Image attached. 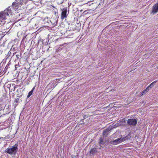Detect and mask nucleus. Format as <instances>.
I'll return each mask as SVG.
<instances>
[{"label":"nucleus","instance_id":"nucleus-1","mask_svg":"<svg viewBox=\"0 0 158 158\" xmlns=\"http://www.w3.org/2000/svg\"><path fill=\"white\" fill-rule=\"evenodd\" d=\"M131 133H129L128 135L123 137L118 138L113 141H111L110 143L113 145H117L121 142L128 139H130L131 138Z\"/></svg>","mask_w":158,"mask_h":158},{"label":"nucleus","instance_id":"nucleus-2","mask_svg":"<svg viewBox=\"0 0 158 158\" xmlns=\"http://www.w3.org/2000/svg\"><path fill=\"white\" fill-rule=\"evenodd\" d=\"M18 144L16 143L11 148H7L5 151V152L10 155H15L17 153L18 150Z\"/></svg>","mask_w":158,"mask_h":158},{"label":"nucleus","instance_id":"nucleus-3","mask_svg":"<svg viewBox=\"0 0 158 158\" xmlns=\"http://www.w3.org/2000/svg\"><path fill=\"white\" fill-rule=\"evenodd\" d=\"M127 123L129 125L135 126L137 123V121L135 119L129 118L127 121Z\"/></svg>","mask_w":158,"mask_h":158},{"label":"nucleus","instance_id":"nucleus-4","mask_svg":"<svg viewBox=\"0 0 158 158\" xmlns=\"http://www.w3.org/2000/svg\"><path fill=\"white\" fill-rule=\"evenodd\" d=\"M13 9L15 10H18L21 9V6L19 3L16 2H13L12 5Z\"/></svg>","mask_w":158,"mask_h":158},{"label":"nucleus","instance_id":"nucleus-5","mask_svg":"<svg viewBox=\"0 0 158 158\" xmlns=\"http://www.w3.org/2000/svg\"><path fill=\"white\" fill-rule=\"evenodd\" d=\"M158 12V3L154 4L152 8L151 13L155 14Z\"/></svg>","mask_w":158,"mask_h":158},{"label":"nucleus","instance_id":"nucleus-6","mask_svg":"<svg viewBox=\"0 0 158 158\" xmlns=\"http://www.w3.org/2000/svg\"><path fill=\"white\" fill-rule=\"evenodd\" d=\"M67 8H63L62 10V12L61 13V17L62 19L66 18L67 17Z\"/></svg>","mask_w":158,"mask_h":158},{"label":"nucleus","instance_id":"nucleus-7","mask_svg":"<svg viewBox=\"0 0 158 158\" xmlns=\"http://www.w3.org/2000/svg\"><path fill=\"white\" fill-rule=\"evenodd\" d=\"M104 137H100L99 139V145L100 146V147L98 148L99 149H100L101 148V147H102L101 145L104 144L106 143L105 141L104 140Z\"/></svg>","mask_w":158,"mask_h":158},{"label":"nucleus","instance_id":"nucleus-8","mask_svg":"<svg viewBox=\"0 0 158 158\" xmlns=\"http://www.w3.org/2000/svg\"><path fill=\"white\" fill-rule=\"evenodd\" d=\"M7 16V13H6L4 11L0 13V18H2L3 19H6V17Z\"/></svg>","mask_w":158,"mask_h":158},{"label":"nucleus","instance_id":"nucleus-9","mask_svg":"<svg viewBox=\"0 0 158 158\" xmlns=\"http://www.w3.org/2000/svg\"><path fill=\"white\" fill-rule=\"evenodd\" d=\"M4 11L6 13H7L8 15H11L12 13V10L9 7L5 10Z\"/></svg>","mask_w":158,"mask_h":158},{"label":"nucleus","instance_id":"nucleus-10","mask_svg":"<svg viewBox=\"0 0 158 158\" xmlns=\"http://www.w3.org/2000/svg\"><path fill=\"white\" fill-rule=\"evenodd\" d=\"M97 152V151L96 148H92L89 151V153L93 155H94Z\"/></svg>","mask_w":158,"mask_h":158},{"label":"nucleus","instance_id":"nucleus-11","mask_svg":"<svg viewBox=\"0 0 158 158\" xmlns=\"http://www.w3.org/2000/svg\"><path fill=\"white\" fill-rule=\"evenodd\" d=\"M109 131L110 130L108 128L104 130L103 131V135L104 136V137H106L107 136L108 133H109Z\"/></svg>","mask_w":158,"mask_h":158},{"label":"nucleus","instance_id":"nucleus-12","mask_svg":"<svg viewBox=\"0 0 158 158\" xmlns=\"http://www.w3.org/2000/svg\"><path fill=\"white\" fill-rule=\"evenodd\" d=\"M27 2V0H19V1L18 2L20 6L26 4Z\"/></svg>","mask_w":158,"mask_h":158},{"label":"nucleus","instance_id":"nucleus-13","mask_svg":"<svg viewBox=\"0 0 158 158\" xmlns=\"http://www.w3.org/2000/svg\"><path fill=\"white\" fill-rule=\"evenodd\" d=\"M36 86H35L28 93V95L27 96V98H29L30 97L31 95L35 90Z\"/></svg>","mask_w":158,"mask_h":158},{"label":"nucleus","instance_id":"nucleus-14","mask_svg":"<svg viewBox=\"0 0 158 158\" xmlns=\"http://www.w3.org/2000/svg\"><path fill=\"white\" fill-rule=\"evenodd\" d=\"M149 90V89H148V88H147L146 89H144L143 91H142L141 93V95L143 96Z\"/></svg>","mask_w":158,"mask_h":158},{"label":"nucleus","instance_id":"nucleus-15","mask_svg":"<svg viewBox=\"0 0 158 158\" xmlns=\"http://www.w3.org/2000/svg\"><path fill=\"white\" fill-rule=\"evenodd\" d=\"M157 81V80L151 83L148 87V89H151L152 87H153L154 84H155Z\"/></svg>","mask_w":158,"mask_h":158},{"label":"nucleus","instance_id":"nucleus-16","mask_svg":"<svg viewBox=\"0 0 158 158\" xmlns=\"http://www.w3.org/2000/svg\"><path fill=\"white\" fill-rule=\"evenodd\" d=\"M77 0H69L70 4H75Z\"/></svg>","mask_w":158,"mask_h":158},{"label":"nucleus","instance_id":"nucleus-17","mask_svg":"<svg viewBox=\"0 0 158 158\" xmlns=\"http://www.w3.org/2000/svg\"><path fill=\"white\" fill-rule=\"evenodd\" d=\"M4 106V104L3 102L2 101L0 102V110H1L3 109Z\"/></svg>","mask_w":158,"mask_h":158},{"label":"nucleus","instance_id":"nucleus-18","mask_svg":"<svg viewBox=\"0 0 158 158\" xmlns=\"http://www.w3.org/2000/svg\"><path fill=\"white\" fill-rule=\"evenodd\" d=\"M62 48L59 47L56 50V52H58L59 51L61 50L62 49Z\"/></svg>","mask_w":158,"mask_h":158},{"label":"nucleus","instance_id":"nucleus-19","mask_svg":"<svg viewBox=\"0 0 158 158\" xmlns=\"http://www.w3.org/2000/svg\"><path fill=\"white\" fill-rule=\"evenodd\" d=\"M15 85V84H14V85H13V84H12L11 85V84H8V85H7V87H8V88H10L11 87V85H12V86H13V85Z\"/></svg>","mask_w":158,"mask_h":158},{"label":"nucleus","instance_id":"nucleus-20","mask_svg":"<svg viewBox=\"0 0 158 158\" xmlns=\"http://www.w3.org/2000/svg\"><path fill=\"white\" fill-rule=\"evenodd\" d=\"M7 70H4V71H3V73L2 74V75L5 74L6 73Z\"/></svg>","mask_w":158,"mask_h":158},{"label":"nucleus","instance_id":"nucleus-21","mask_svg":"<svg viewBox=\"0 0 158 158\" xmlns=\"http://www.w3.org/2000/svg\"><path fill=\"white\" fill-rule=\"evenodd\" d=\"M9 106H6V105L5 106H4V108H3V110H5L6 108V109H7L8 108Z\"/></svg>","mask_w":158,"mask_h":158},{"label":"nucleus","instance_id":"nucleus-22","mask_svg":"<svg viewBox=\"0 0 158 158\" xmlns=\"http://www.w3.org/2000/svg\"><path fill=\"white\" fill-rule=\"evenodd\" d=\"M87 116L86 115H84L83 116V118L81 120L82 121H83L84 119L86 118H87Z\"/></svg>","mask_w":158,"mask_h":158},{"label":"nucleus","instance_id":"nucleus-23","mask_svg":"<svg viewBox=\"0 0 158 158\" xmlns=\"http://www.w3.org/2000/svg\"><path fill=\"white\" fill-rule=\"evenodd\" d=\"M9 65H10L9 64H7L6 66L5 67V69H7L8 68V67H9Z\"/></svg>","mask_w":158,"mask_h":158},{"label":"nucleus","instance_id":"nucleus-24","mask_svg":"<svg viewBox=\"0 0 158 158\" xmlns=\"http://www.w3.org/2000/svg\"><path fill=\"white\" fill-rule=\"evenodd\" d=\"M16 56L17 59H19V55L18 54H17V55H16Z\"/></svg>","mask_w":158,"mask_h":158},{"label":"nucleus","instance_id":"nucleus-25","mask_svg":"<svg viewBox=\"0 0 158 158\" xmlns=\"http://www.w3.org/2000/svg\"><path fill=\"white\" fill-rule=\"evenodd\" d=\"M2 115L1 114V113H0V117L2 116Z\"/></svg>","mask_w":158,"mask_h":158},{"label":"nucleus","instance_id":"nucleus-26","mask_svg":"<svg viewBox=\"0 0 158 158\" xmlns=\"http://www.w3.org/2000/svg\"><path fill=\"white\" fill-rule=\"evenodd\" d=\"M2 72L1 70L0 73H2Z\"/></svg>","mask_w":158,"mask_h":158},{"label":"nucleus","instance_id":"nucleus-27","mask_svg":"<svg viewBox=\"0 0 158 158\" xmlns=\"http://www.w3.org/2000/svg\"><path fill=\"white\" fill-rule=\"evenodd\" d=\"M9 52H10V51H9V52H8V55H10V54H9Z\"/></svg>","mask_w":158,"mask_h":158},{"label":"nucleus","instance_id":"nucleus-28","mask_svg":"<svg viewBox=\"0 0 158 158\" xmlns=\"http://www.w3.org/2000/svg\"><path fill=\"white\" fill-rule=\"evenodd\" d=\"M56 14V12L55 11V14Z\"/></svg>","mask_w":158,"mask_h":158},{"label":"nucleus","instance_id":"nucleus-29","mask_svg":"<svg viewBox=\"0 0 158 158\" xmlns=\"http://www.w3.org/2000/svg\"><path fill=\"white\" fill-rule=\"evenodd\" d=\"M28 72V70H27Z\"/></svg>","mask_w":158,"mask_h":158},{"label":"nucleus","instance_id":"nucleus-30","mask_svg":"<svg viewBox=\"0 0 158 158\" xmlns=\"http://www.w3.org/2000/svg\"><path fill=\"white\" fill-rule=\"evenodd\" d=\"M9 73V72H8V73H7L6 74H8V73Z\"/></svg>","mask_w":158,"mask_h":158}]
</instances>
